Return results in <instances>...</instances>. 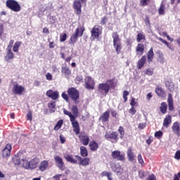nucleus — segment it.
<instances>
[{"mask_svg":"<svg viewBox=\"0 0 180 180\" xmlns=\"http://www.w3.org/2000/svg\"><path fill=\"white\" fill-rule=\"evenodd\" d=\"M110 88H115V82L113 79H108L105 83L98 84V92L101 94H109Z\"/></svg>","mask_w":180,"mask_h":180,"instance_id":"1","label":"nucleus"},{"mask_svg":"<svg viewBox=\"0 0 180 180\" xmlns=\"http://www.w3.org/2000/svg\"><path fill=\"white\" fill-rule=\"evenodd\" d=\"M112 37L113 39V47L117 54H120V51H122V41L119 37V34L117 32H113Z\"/></svg>","mask_w":180,"mask_h":180,"instance_id":"2","label":"nucleus"},{"mask_svg":"<svg viewBox=\"0 0 180 180\" xmlns=\"http://www.w3.org/2000/svg\"><path fill=\"white\" fill-rule=\"evenodd\" d=\"M68 95L75 101V103L77 105L79 103V91L74 87L69 88L68 89Z\"/></svg>","mask_w":180,"mask_h":180,"instance_id":"3","label":"nucleus"},{"mask_svg":"<svg viewBox=\"0 0 180 180\" xmlns=\"http://www.w3.org/2000/svg\"><path fill=\"white\" fill-rule=\"evenodd\" d=\"M84 30H85L84 28H77L75 30V32L72 34L70 37L69 43L70 44H75V43H77V40H78V37H82V34H84Z\"/></svg>","mask_w":180,"mask_h":180,"instance_id":"4","label":"nucleus"},{"mask_svg":"<svg viewBox=\"0 0 180 180\" xmlns=\"http://www.w3.org/2000/svg\"><path fill=\"white\" fill-rule=\"evenodd\" d=\"M6 5L8 9L13 11V12H20L21 8L20 4L15 0H7L6 1Z\"/></svg>","mask_w":180,"mask_h":180,"instance_id":"5","label":"nucleus"},{"mask_svg":"<svg viewBox=\"0 0 180 180\" xmlns=\"http://www.w3.org/2000/svg\"><path fill=\"white\" fill-rule=\"evenodd\" d=\"M84 88L86 89H94L95 80L89 76L86 77L84 79Z\"/></svg>","mask_w":180,"mask_h":180,"instance_id":"6","label":"nucleus"},{"mask_svg":"<svg viewBox=\"0 0 180 180\" xmlns=\"http://www.w3.org/2000/svg\"><path fill=\"white\" fill-rule=\"evenodd\" d=\"M82 4H86V0H75L73 3V8L77 15H81V8H82Z\"/></svg>","mask_w":180,"mask_h":180,"instance_id":"7","label":"nucleus"},{"mask_svg":"<svg viewBox=\"0 0 180 180\" xmlns=\"http://www.w3.org/2000/svg\"><path fill=\"white\" fill-rule=\"evenodd\" d=\"M105 138L106 140H111L112 143H117V141L119 140V135L117 134V132L112 131L111 133H106Z\"/></svg>","mask_w":180,"mask_h":180,"instance_id":"8","label":"nucleus"},{"mask_svg":"<svg viewBox=\"0 0 180 180\" xmlns=\"http://www.w3.org/2000/svg\"><path fill=\"white\" fill-rule=\"evenodd\" d=\"M25 92V87L19 85L18 83H14L13 86V94L14 95H22Z\"/></svg>","mask_w":180,"mask_h":180,"instance_id":"9","label":"nucleus"},{"mask_svg":"<svg viewBox=\"0 0 180 180\" xmlns=\"http://www.w3.org/2000/svg\"><path fill=\"white\" fill-rule=\"evenodd\" d=\"M91 33V40H95V39H98L99 34H101V30L99 29V26L98 25L94 26L92 28Z\"/></svg>","mask_w":180,"mask_h":180,"instance_id":"10","label":"nucleus"},{"mask_svg":"<svg viewBox=\"0 0 180 180\" xmlns=\"http://www.w3.org/2000/svg\"><path fill=\"white\" fill-rule=\"evenodd\" d=\"M112 158L118 161H124V154L120 153L119 150H114L111 154Z\"/></svg>","mask_w":180,"mask_h":180,"instance_id":"11","label":"nucleus"},{"mask_svg":"<svg viewBox=\"0 0 180 180\" xmlns=\"http://www.w3.org/2000/svg\"><path fill=\"white\" fill-rule=\"evenodd\" d=\"M11 150L12 146H11V144L6 145L5 148L1 151L2 157L4 158H8V157H11Z\"/></svg>","mask_w":180,"mask_h":180,"instance_id":"12","label":"nucleus"},{"mask_svg":"<svg viewBox=\"0 0 180 180\" xmlns=\"http://www.w3.org/2000/svg\"><path fill=\"white\" fill-rule=\"evenodd\" d=\"M46 96L48 98H51L53 101H57V98L59 96V93L57 91H53V90H48L46 93Z\"/></svg>","mask_w":180,"mask_h":180,"instance_id":"13","label":"nucleus"},{"mask_svg":"<svg viewBox=\"0 0 180 180\" xmlns=\"http://www.w3.org/2000/svg\"><path fill=\"white\" fill-rule=\"evenodd\" d=\"M77 118H73L70 120L72 127H73V131H75V134L78 135L79 134V123H78V121L76 120Z\"/></svg>","mask_w":180,"mask_h":180,"instance_id":"14","label":"nucleus"},{"mask_svg":"<svg viewBox=\"0 0 180 180\" xmlns=\"http://www.w3.org/2000/svg\"><path fill=\"white\" fill-rule=\"evenodd\" d=\"M75 157L76 160H77V161H80V162L79 163V165H82L83 167H86V165H89V158H85L82 159V158L77 155Z\"/></svg>","mask_w":180,"mask_h":180,"instance_id":"15","label":"nucleus"},{"mask_svg":"<svg viewBox=\"0 0 180 180\" xmlns=\"http://www.w3.org/2000/svg\"><path fill=\"white\" fill-rule=\"evenodd\" d=\"M22 153H18L13 158V161L15 165L21 166L22 165Z\"/></svg>","mask_w":180,"mask_h":180,"instance_id":"16","label":"nucleus"},{"mask_svg":"<svg viewBox=\"0 0 180 180\" xmlns=\"http://www.w3.org/2000/svg\"><path fill=\"white\" fill-rule=\"evenodd\" d=\"M172 130L176 136H180V123L178 122H175L173 123L172 126Z\"/></svg>","mask_w":180,"mask_h":180,"instance_id":"17","label":"nucleus"},{"mask_svg":"<svg viewBox=\"0 0 180 180\" xmlns=\"http://www.w3.org/2000/svg\"><path fill=\"white\" fill-rule=\"evenodd\" d=\"M54 160L58 168L61 169L64 167V162H63V158H60V156H55Z\"/></svg>","mask_w":180,"mask_h":180,"instance_id":"18","label":"nucleus"},{"mask_svg":"<svg viewBox=\"0 0 180 180\" xmlns=\"http://www.w3.org/2000/svg\"><path fill=\"white\" fill-rule=\"evenodd\" d=\"M40 162V160L37 158H34L30 162V169H34L37 167V165Z\"/></svg>","mask_w":180,"mask_h":180,"instance_id":"19","label":"nucleus"},{"mask_svg":"<svg viewBox=\"0 0 180 180\" xmlns=\"http://www.w3.org/2000/svg\"><path fill=\"white\" fill-rule=\"evenodd\" d=\"M167 103H168L169 110H174V99L172 98V94H168Z\"/></svg>","mask_w":180,"mask_h":180,"instance_id":"20","label":"nucleus"},{"mask_svg":"<svg viewBox=\"0 0 180 180\" xmlns=\"http://www.w3.org/2000/svg\"><path fill=\"white\" fill-rule=\"evenodd\" d=\"M127 157L129 161H130L131 162H134V161L136 160V155H134V153L131 150V148H130L127 150Z\"/></svg>","mask_w":180,"mask_h":180,"instance_id":"21","label":"nucleus"},{"mask_svg":"<svg viewBox=\"0 0 180 180\" xmlns=\"http://www.w3.org/2000/svg\"><path fill=\"white\" fill-rule=\"evenodd\" d=\"M64 158L68 161V162H71V164H78V161L74 159L71 155L65 154L64 155Z\"/></svg>","mask_w":180,"mask_h":180,"instance_id":"22","label":"nucleus"},{"mask_svg":"<svg viewBox=\"0 0 180 180\" xmlns=\"http://www.w3.org/2000/svg\"><path fill=\"white\" fill-rule=\"evenodd\" d=\"M110 117V114L109 111H105L102 115L100 117V120L103 122H109V117Z\"/></svg>","mask_w":180,"mask_h":180,"instance_id":"23","label":"nucleus"},{"mask_svg":"<svg viewBox=\"0 0 180 180\" xmlns=\"http://www.w3.org/2000/svg\"><path fill=\"white\" fill-rule=\"evenodd\" d=\"M172 122V117H171L170 115H167L163 122V126L166 128H168V127L169 126V124H171Z\"/></svg>","mask_w":180,"mask_h":180,"instance_id":"24","label":"nucleus"},{"mask_svg":"<svg viewBox=\"0 0 180 180\" xmlns=\"http://www.w3.org/2000/svg\"><path fill=\"white\" fill-rule=\"evenodd\" d=\"M61 72L66 77H70V75H71V70H70V68L67 67V65H65V66L62 67Z\"/></svg>","mask_w":180,"mask_h":180,"instance_id":"25","label":"nucleus"},{"mask_svg":"<svg viewBox=\"0 0 180 180\" xmlns=\"http://www.w3.org/2000/svg\"><path fill=\"white\" fill-rule=\"evenodd\" d=\"M136 51L138 56H143V53H144V44H139L136 46Z\"/></svg>","mask_w":180,"mask_h":180,"instance_id":"26","label":"nucleus"},{"mask_svg":"<svg viewBox=\"0 0 180 180\" xmlns=\"http://www.w3.org/2000/svg\"><path fill=\"white\" fill-rule=\"evenodd\" d=\"M165 85L168 88L169 92H174V91H175V85L172 80L167 81Z\"/></svg>","mask_w":180,"mask_h":180,"instance_id":"27","label":"nucleus"},{"mask_svg":"<svg viewBox=\"0 0 180 180\" xmlns=\"http://www.w3.org/2000/svg\"><path fill=\"white\" fill-rule=\"evenodd\" d=\"M48 167H49V161L44 160L40 163L39 166V171H42V172L46 171Z\"/></svg>","mask_w":180,"mask_h":180,"instance_id":"28","label":"nucleus"},{"mask_svg":"<svg viewBox=\"0 0 180 180\" xmlns=\"http://www.w3.org/2000/svg\"><path fill=\"white\" fill-rule=\"evenodd\" d=\"M146 60H147V56H143L138 62V68L139 70H141L143 68L144 64H146Z\"/></svg>","mask_w":180,"mask_h":180,"instance_id":"29","label":"nucleus"},{"mask_svg":"<svg viewBox=\"0 0 180 180\" xmlns=\"http://www.w3.org/2000/svg\"><path fill=\"white\" fill-rule=\"evenodd\" d=\"M14 57L15 55L13 54V53H12V50L8 49L7 53L4 58L6 61H9V60H13Z\"/></svg>","mask_w":180,"mask_h":180,"instance_id":"30","label":"nucleus"},{"mask_svg":"<svg viewBox=\"0 0 180 180\" xmlns=\"http://www.w3.org/2000/svg\"><path fill=\"white\" fill-rule=\"evenodd\" d=\"M89 147L91 151H96L98 148H99V145H98V143H96V141H93L89 143Z\"/></svg>","mask_w":180,"mask_h":180,"instance_id":"31","label":"nucleus"},{"mask_svg":"<svg viewBox=\"0 0 180 180\" xmlns=\"http://www.w3.org/2000/svg\"><path fill=\"white\" fill-rule=\"evenodd\" d=\"M158 13L160 15H165V4H164V2H161L160 7L158 9Z\"/></svg>","mask_w":180,"mask_h":180,"instance_id":"32","label":"nucleus"},{"mask_svg":"<svg viewBox=\"0 0 180 180\" xmlns=\"http://www.w3.org/2000/svg\"><path fill=\"white\" fill-rule=\"evenodd\" d=\"M81 141L83 143L84 146H88V144H89V137L86 135H83L81 137Z\"/></svg>","mask_w":180,"mask_h":180,"instance_id":"33","label":"nucleus"},{"mask_svg":"<svg viewBox=\"0 0 180 180\" xmlns=\"http://www.w3.org/2000/svg\"><path fill=\"white\" fill-rule=\"evenodd\" d=\"M49 108H50L51 113H54L56 112V101H51L49 104Z\"/></svg>","mask_w":180,"mask_h":180,"instance_id":"34","label":"nucleus"},{"mask_svg":"<svg viewBox=\"0 0 180 180\" xmlns=\"http://www.w3.org/2000/svg\"><path fill=\"white\" fill-rule=\"evenodd\" d=\"M23 168H25V169H29L30 167V162H28L26 160L22 159V163H21V166Z\"/></svg>","mask_w":180,"mask_h":180,"instance_id":"35","label":"nucleus"},{"mask_svg":"<svg viewBox=\"0 0 180 180\" xmlns=\"http://www.w3.org/2000/svg\"><path fill=\"white\" fill-rule=\"evenodd\" d=\"M80 154L82 157H86L88 155V151L86 150V148H85V146L80 147Z\"/></svg>","mask_w":180,"mask_h":180,"instance_id":"36","label":"nucleus"},{"mask_svg":"<svg viewBox=\"0 0 180 180\" xmlns=\"http://www.w3.org/2000/svg\"><path fill=\"white\" fill-rule=\"evenodd\" d=\"M147 57L149 61H153V58H154V51H153V47L148 51Z\"/></svg>","mask_w":180,"mask_h":180,"instance_id":"37","label":"nucleus"},{"mask_svg":"<svg viewBox=\"0 0 180 180\" xmlns=\"http://www.w3.org/2000/svg\"><path fill=\"white\" fill-rule=\"evenodd\" d=\"M22 44V41H17L13 45V51L15 53H18L19 51V47H20V45Z\"/></svg>","mask_w":180,"mask_h":180,"instance_id":"38","label":"nucleus"},{"mask_svg":"<svg viewBox=\"0 0 180 180\" xmlns=\"http://www.w3.org/2000/svg\"><path fill=\"white\" fill-rule=\"evenodd\" d=\"M158 63H160V64H164V63H165V58H164V54H162V53L158 54Z\"/></svg>","mask_w":180,"mask_h":180,"instance_id":"39","label":"nucleus"},{"mask_svg":"<svg viewBox=\"0 0 180 180\" xmlns=\"http://www.w3.org/2000/svg\"><path fill=\"white\" fill-rule=\"evenodd\" d=\"M72 112L75 119H77L78 117V108H77V105H73L72 107Z\"/></svg>","mask_w":180,"mask_h":180,"instance_id":"40","label":"nucleus"},{"mask_svg":"<svg viewBox=\"0 0 180 180\" xmlns=\"http://www.w3.org/2000/svg\"><path fill=\"white\" fill-rule=\"evenodd\" d=\"M167 108H168V105H167V104L165 103H161V106L160 108V112L163 114H165L167 112Z\"/></svg>","mask_w":180,"mask_h":180,"instance_id":"41","label":"nucleus"},{"mask_svg":"<svg viewBox=\"0 0 180 180\" xmlns=\"http://www.w3.org/2000/svg\"><path fill=\"white\" fill-rule=\"evenodd\" d=\"M61 126H63V120L57 122L56 124L54 127V130H56V131L60 130V129H61Z\"/></svg>","mask_w":180,"mask_h":180,"instance_id":"42","label":"nucleus"},{"mask_svg":"<svg viewBox=\"0 0 180 180\" xmlns=\"http://www.w3.org/2000/svg\"><path fill=\"white\" fill-rule=\"evenodd\" d=\"M155 92L158 96H164V90L161 87H157Z\"/></svg>","mask_w":180,"mask_h":180,"instance_id":"43","label":"nucleus"},{"mask_svg":"<svg viewBox=\"0 0 180 180\" xmlns=\"http://www.w3.org/2000/svg\"><path fill=\"white\" fill-rule=\"evenodd\" d=\"M63 113H64V115L69 116L70 120H72V119H74L75 117L74 116V115H72V113H71V112H70L65 109L63 110Z\"/></svg>","mask_w":180,"mask_h":180,"instance_id":"44","label":"nucleus"},{"mask_svg":"<svg viewBox=\"0 0 180 180\" xmlns=\"http://www.w3.org/2000/svg\"><path fill=\"white\" fill-rule=\"evenodd\" d=\"M144 39H146V36H144V34H143L141 33H139L137 34L136 40H137L138 43H140V41H141V40H144Z\"/></svg>","mask_w":180,"mask_h":180,"instance_id":"45","label":"nucleus"},{"mask_svg":"<svg viewBox=\"0 0 180 180\" xmlns=\"http://www.w3.org/2000/svg\"><path fill=\"white\" fill-rule=\"evenodd\" d=\"M118 131L120 134V138L123 139V137H124V129L123 128V127H120L118 129Z\"/></svg>","mask_w":180,"mask_h":180,"instance_id":"46","label":"nucleus"},{"mask_svg":"<svg viewBox=\"0 0 180 180\" xmlns=\"http://www.w3.org/2000/svg\"><path fill=\"white\" fill-rule=\"evenodd\" d=\"M112 169L115 172H117V174H120L122 172V168L119 165H115V168Z\"/></svg>","mask_w":180,"mask_h":180,"instance_id":"47","label":"nucleus"},{"mask_svg":"<svg viewBox=\"0 0 180 180\" xmlns=\"http://www.w3.org/2000/svg\"><path fill=\"white\" fill-rule=\"evenodd\" d=\"M63 99L65 101V102H69L68 95L65 94V92H63L61 95Z\"/></svg>","mask_w":180,"mask_h":180,"instance_id":"48","label":"nucleus"},{"mask_svg":"<svg viewBox=\"0 0 180 180\" xmlns=\"http://www.w3.org/2000/svg\"><path fill=\"white\" fill-rule=\"evenodd\" d=\"M48 19L51 23H56V16L49 15Z\"/></svg>","mask_w":180,"mask_h":180,"instance_id":"49","label":"nucleus"},{"mask_svg":"<svg viewBox=\"0 0 180 180\" xmlns=\"http://www.w3.org/2000/svg\"><path fill=\"white\" fill-rule=\"evenodd\" d=\"M149 1L150 0H141L140 4L141 6H147V5H148Z\"/></svg>","mask_w":180,"mask_h":180,"instance_id":"50","label":"nucleus"},{"mask_svg":"<svg viewBox=\"0 0 180 180\" xmlns=\"http://www.w3.org/2000/svg\"><path fill=\"white\" fill-rule=\"evenodd\" d=\"M138 161L141 165H143L144 164V160H143V157L141 155H138Z\"/></svg>","mask_w":180,"mask_h":180,"instance_id":"51","label":"nucleus"},{"mask_svg":"<svg viewBox=\"0 0 180 180\" xmlns=\"http://www.w3.org/2000/svg\"><path fill=\"white\" fill-rule=\"evenodd\" d=\"M46 79H47V81H52L53 80V75L51 73H47L46 75Z\"/></svg>","mask_w":180,"mask_h":180,"instance_id":"52","label":"nucleus"},{"mask_svg":"<svg viewBox=\"0 0 180 180\" xmlns=\"http://www.w3.org/2000/svg\"><path fill=\"white\" fill-rule=\"evenodd\" d=\"M60 41H65L67 40V34H63V35H60Z\"/></svg>","mask_w":180,"mask_h":180,"instance_id":"53","label":"nucleus"},{"mask_svg":"<svg viewBox=\"0 0 180 180\" xmlns=\"http://www.w3.org/2000/svg\"><path fill=\"white\" fill-rule=\"evenodd\" d=\"M155 137H157L158 139L160 137H162V132L161 131H156L155 133Z\"/></svg>","mask_w":180,"mask_h":180,"instance_id":"54","label":"nucleus"},{"mask_svg":"<svg viewBox=\"0 0 180 180\" xmlns=\"http://www.w3.org/2000/svg\"><path fill=\"white\" fill-rule=\"evenodd\" d=\"M144 175H145L144 171L140 170L139 172V178H141V179H143V178H144Z\"/></svg>","mask_w":180,"mask_h":180,"instance_id":"55","label":"nucleus"},{"mask_svg":"<svg viewBox=\"0 0 180 180\" xmlns=\"http://www.w3.org/2000/svg\"><path fill=\"white\" fill-rule=\"evenodd\" d=\"M153 140L154 139H153V136H150V137H149V139L148 140H146V143L148 146H150L153 143Z\"/></svg>","mask_w":180,"mask_h":180,"instance_id":"56","label":"nucleus"},{"mask_svg":"<svg viewBox=\"0 0 180 180\" xmlns=\"http://www.w3.org/2000/svg\"><path fill=\"white\" fill-rule=\"evenodd\" d=\"M130 105L131 107L136 106V98H131Z\"/></svg>","mask_w":180,"mask_h":180,"instance_id":"57","label":"nucleus"},{"mask_svg":"<svg viewBox=\"0 0 180 180\" xmlns=\"http://www.w3.org/2000/svg\"><path fill=\"white\" fill-rule=\"evenodd\" d=\"M59 138L61 143L64 144L65 143V138L64 137V136L60 135Z\"/></svg>","mask_w":180,"mask_h":180,"instance_id":"58","label":"nucleus"},{"mask_svg":"<svg viewBox=\"0 0 180 180\" xmlns=\"http://www.w3.org/2000/svg\"><path fill=\"white\" fill-rule=\"evenodd\" d=\"M129 113H131V115H136V108L131 107L129 110Z\"/></svg>","mask_w":180,"mask_h":180,"instance_id":"59","label":"nucleus"},{"mask_svg":"<svg viewBox=\"0 0 180 180\" xmlns=\"http://www.w3.org/2000/svg\"><path fill=\"white\" fill-rule=\"evenodd\" d=\"M27 120H32V112L29 111L27 114Z\"/></svg>","mask_w":180,"mask_h":180,"instance_id":"60","label":"nucleus"},{"mask_svg":"<svg viewBox=\"0 0 180 180\" xmlns=\"http://www.w3.org/2000/svg\"><path fill=\"white\" fill-rule=\"evenodd\" d=\"M174 158L176 160H180V150L176 152Z\"/></svg>","mask_w":180,"mask_h":180,"instance_id":"61","label":"nucleus"},{"mask_svg":"<svg viewBox=\"0 0 180 180\" xmlns=\"http://www.w3.org/2000/svg\"><path fill=\"white\" fill-rule=\"evenodd\" d=\"M51 70H52L53 72H58V68H57V66H56V65H53L51 67Z\"/></svg>","mask_w":180,"mask_h":180,"instance_id":"62","label":"nucleus"},{"mask_svg":"<svg viewBox=\"0 0 180 180\" xmlns=\"http://www.w3.org/2000/svg\"><path fill=\"white\" fill-rule=\"evenodd\" d=\"M61 176H63L62 174H57V175L54 176L53 178V179H56V180H60V178H61Z\"/></svg>","mask_w":180,"mask_h":180,"instance_id":"63","label":"nucleus"},{"mask_svg":"<svg viewBox=\"0 0 180 180\" xmlns=\"http://www.w3.org/2000/svg\"><path fill=\"white\" fill-rule=\"evenodd\" d=\"M147 180H156L155 176L154 174H152L148 177Z\"/></svg>","mask_w":180,"mask_h":180,"instance_id":"64","label":"nucleus"}]
</instances>
